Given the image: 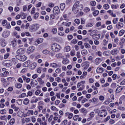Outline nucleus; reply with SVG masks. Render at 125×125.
I'll return each instance as SVG.
<instances>
[{
    "mask_svg": "<svg viewBox=\"0 0 125 125\" xmlns=\"http://www.w3.org/2000/svg\"><path fill=\"white\" fill-rule=\"evenodd\" d=\"M124 26V24L123 23L119 22L116 25V28L118 29H121Z\"/></svg>",
    "mask_w": 125,
    "mask_h": 125,
    "instance_id": "15",
    "label": "nucleus"
},
{
    "mask_svg": "<svg viewBox=\"0 0 125 125\" xmlns=\"http://www.w3.org/2000/svg\"><path fill=\"white\" fill-rule=\"evenodd\" d=\"M15 79L14 77H8L7 78V81L9 82V83H11V82H13L14 81Z\"/></svg>",
    "mask_w": 125,
    "mask_h": 125,
    "instance_id": "29",
    "label": "nucleus"
},
{
    "mask_svg": "<svg viewBox=\"0 0 125 125\" xmlns=\"http://www.w3.org/2000/svg\"><path fill=\"white\" fill-rule=\"evenodd\" d=\"M15 124V119L12 118L10 121V125H13Z\"/></svg>",
    "mask_w": 125,
    "mask_h": 125,
    "instance_id": "35",
    "label": "nucleus"
},
{
    "mask_svg": "<svg viewBox=\"0 0 125 125\" xmlns=\"http://www.w3.org/2000/svg\"><path fill=\"white\" fill-rule=\"evenodd\" d=\"M74 21H75V23H76V24H77V25H79L80 23V20L78 19H75Z\"/></svg>",
    "mask_w": 125,
    "mask_h": 125,
    "instance_id": "57",
    "label": "nucleus"
},
{
    "mask_svg": "<svg viewBox=\"0 0 125 125\" xmlns=\"http://www.w3.org/2000/svg\"><path fill=\"white\" fill-rule=\"evenodd\" d=\"M123 89V87L122 86H119L117 88L116 90V93L118 94L121 92Z\"/></svg>",
    "mask_w": 125,
    "mask_h": 125,
    "instance_id": "17",
    "label": "nucleus"
},
{
    "mask_svg": "<svg viewBox=\"0 0 125 125\" xmlns=\"http://www.w3.org/2000/svg\"><path fill=\"white\" fill-rule=\"evenodd\" d=\"M54 15V14L50 15V19H51V20H53V19H55V16Z\"/></svg>",
    "mask_w": 125,
    "mask_h": 125,
    "instance_id": "53",
    "label": "nucleus"
},
{
    "mask_svg": "<svg viewBox=\"0 0 125 125\" xmlns=\"http://www.w3.org/2000/svg\"><path fill=\"white\" fill-rule=\"evenodd\" d=\"M95 62H96V65H98L102 62V60L100 58H97L95 61Z\"/></svg>",
    "mask_w": 125,
    "mask_h": 125,
    "instance_id": "25",
    "label": "nucleus"
},
{
    "mask_svg": "<svg viewBox=\"0 0 125 125\" xmlns=\"http://www.w3.org/2000/svg\"><path fill=\"white\" fill-rule=\"evenodd\" d=\"M80 111L81 113H83V114H85L87 113V110H86L85 108H81L80 109Z\"/></svg>",
    "mask_w": 125,
    "mask_h": 125,
    "instance_id": "21",
    "label": "nucleus"
},
{
    "mask_svg": "<svg viewBox=\"0 0 125 125\" xmlns=\"http://www.w3.org/2000/svg\"><path fill=\"white\" fill-rule=\"evenodd\" d=\"M68 124V120H65L63 121L62 123V125H66Z\"/></svg>",
    "mask_w": 125,
    "mask_h": 125,
    "instance_id": "52",
    "label": "nucleus"
},
{
    "mask_svg": "<svg viewBox=\"0 0 125 125\" xmlns=\"http://www.w3.org/2000/svg\"><path fill=\"white\" fill-rule=\"evenodd\" d=\"M53 12L55 15H58V14L60 13V9H59V7L55 6L53 9Z\"/></svg>",
    "mask_w": 125,
    "mask_h": 125,
    "instance_id": "6",
    "label": "nucleus"
},
{
    "mask_svg": "<svg viewBox=\"0 0 125 125\" xmlns=\"http://www.w3.org/2000/svg\"><path fill=\"white\" fill-rule=\"evenodd\" d=\"M16 59L20 60V61H22L24 62V61H26L27 60V57H26L24 55H16Z\"/></svg>",
    "mask_w": 125,
    "mask_h": 125,
    "instance_id": "3",
    "label": "nucleus"
},
{
    "mask_svg": "<svg viewBox=\"0 0 125 125\" xmlns=\"http://www.w3.org/2000/svg\"><path fill=\"white\" fill-rule=\"evenodd\" d=\"M5 65L7 67H11V66H12V62L11 61H8L5 63Z\"/></svg>",
    "mask_w": 125,
    "mask_h": 125,
    "instance_id": "30",
    "label": "nucleus"
},
{
    "mask_svg": "<svg viewBox=\"0 0 125 125\" xmlns=\"http://www.w3.org/2000/svg\"><path fill=\"white\" fill-rule=\"evenodd\" d=\"M21 19H26V16H27V15L25 14V13H21Z\"/></svg>",
    "mask_w": 125,
    "mask_h": 125,
    "instance_id": "33",
    "label": "nucleus"
},
{
    "mask_svg": "<svg viewBox=\"0 0 125 125\" xmlns=\"http://www.w3.org/2000/svg\"><path fill=\"white\" fill-rule=\"evenodd\" d=\"M103 7L104 9L108 10L109 9L110 6L108 5V4H104L103 5Z\"/></svg>",
    "mask_w": 125,
    "mask_h": 125,
    "instance_id": "32",
    "label": "nucleus"
},
{
    "mask_svg": "<svg viewBox=\"0 0 125 125\" xmlns=\"http://www.w3.org/2000/svg\"><path fill=\"white\" fill-rule=\"evenodd\" d=\"M9 55H10L9 53H6L4 55V59H7L9 57Z\"/></svg>",
    "mask_w": 125,
    "mask_h": 125,
    "instance_id": "39",
    "label": "nucleus"
},
{
    "mask_svg": "<svg viewBox=\"0 0 125 125\" xmlns=\"http://www.w3.org/2000/svg\"><path fill=\"white\" fill-rule=\"evenodd\" d=\"M36 50V47L34 46H31L29 47L26 51L27 54H31V53H33L34 51Z\"/></svg>",
    "mask_w": 125,
    "mask_h": 125,
    "instance_id": "5",
    "label": "nucleus"
},
{
    "mask_svg": "<svg viewBox=\"0 0 125 125\" xmlns=\"http://www.w3.org/2000/svg\"><path fill=\"white\" fill-rule=\"evenodd\" d=\"M82 65H83L84 66V69H85V70H86L87 69V68H88V67H89V64L87 63H83L82 64Z\"/></svg>",
    "mask_w": 125,
    "mask_h": 125,
    "instance_id": "28",
    "label": "nucleus"
},
{
    "mask_svg": "<svg viewBox=\"0 0 125 125\" xmlns=\"http://www.w3.org/2000/svg\"><path fill=\"white\" fill-rule=\"evenodd\" d=\"M62 71H67V67L65 65H62Z\"/></svg>",
    "mask_w": 125,
    "mask_h": 125,
    "instance_id": "62",
    "label": "nucleus"
},
{
    "mask_svg": "<svg viewBox=\"0 0 125 125\" xmlns=\"http://www.w3.org/2000/svg\"><path fill=\"white\" fill-rule=\"evenodd\" d=\"M22 85L20 83H16L15 84V87L16 88H18V89H20V88H22Z\"/></svg>",
    "mask_w": 125,
    "mask_h": 125,
    "instance_id": "12",
    "label": "nucleus"
},
{
    "mask_svg": "<svg viewBox=\"0 0 125 125\" xmlns=\"http://www.w3.org/2000/svg\"><path fill=\"white\" fill-rule=\"evenodd\" d=\"M39 29H40L39 24H33L30 27V32H36V31H38Z\"/></svg>",
    "mask_w": 125,
    "mask_h": 125,
    "instance_id": "4",
    "label": "nucleus"
},
{
    "mask_svg": "<svg viewBox=\"0 0 125 125\" xmlns=\"http://www.w3.org/2000/svg\"><path fill=\"white\" fill-rule=\"evenodd\" d=\"M30 103V100L28 98H26L23 101V104L24 105H28Z\"/></svg>",
    "mask_w": 125,
    "mask_h": 125,
    "instance_id": "20",
    "label": "nucleus"
},
{
    "mask_svg": "<svg viewBox=\"0 0 125 125\" xmlns=\"http://www.w3.org/2000/svg\"><path fill=\"white\" fill-rule=\"evenodd\" d=\"M30 85L32 87H35V86H37L38 85V82L36 80H32L31 81Z\"/></svg>",
    "mask_w": 125,
    "mask_h": 125,
    "instance_id": "10",
    "label": "nucleus"
},
{
    "mask_svg": "<svg viewBox=\"0 0 125 125\" xmlns=\"http://www.w3.org/2000/svg\"><path fill=\"white\" fill-rule=\"evenodd\" d=\"M100 34L97 33L95 34V37H96V40H99L100 38Z\"/></svg>",
    "mask_w": 125,
    "mask_h": 125,
    "instance_id": "45",
    "label": "nucleus"
},
{
    "mask_svg": "<svg viewBox=\"0 0 125 125\" xmlns=\"http://www.w3.org/2000/svg\"><path fill=\"white\" fill-rule=\"evenodd\" d=\"M40 93H41V90H40L39 89L35 91V95H39V94H40Z\"/></svg>",
    "mask_w": 125,
    "mask_h": 125,
    "instance_id": "64",
    "label": "nucleus"
},
{
    "mask_svg": "<svg viewBox=\"0 0 125 125\" xmlns=\"http://www.w3.org/2000/svg\"><path fill=\"white\" fill-rule=\"evenodd\" d=\"M108 41L106 39H104L103 41V44L104 46H106L107 44Z\"/></svg>",
    "mask_w": 125,
    "mask_h": 125,
    "instance_id": "43",
    "label": "nucleus"
},
{
    "mask_svg": "<svg viewBox=\"0 0 125 125\" xmlns=\"http://www.w3.org/2000/svg\"><path fill=\"white\" fill-rule=\"evenodd\" d=\"M96 72L98 73H102L104 72V69L103 67H98L97 68Z\"/></svg>",
    "mask_w": 125,
    "mask_h": 125,
    "instance_id": "14",
    "label": "nucleus"
},
{
    "mask_svg": "<svg viewBox=\"0 0 125 125\" xmlns=\"http://www.w3.org/2000/svg\"><path fill=\"white\" fill-rule=\"evenodd\" d=\"M72 118H73V114L72 113H69L68 116V118L69 119V120H71V119H72Z\"/></svg>",
    "mask_w": 125,
    "mask_h": 125,
    "instance_id": "63",
    "label": "nucleus"
},
{
    "mask_svg": "<svg viewBox=\"0 0 125 125\" xmlns=\"http://www.w3.org/2000/svg\"><path fill=\"white\" fill-rule=\"evenodd\" d=\"M66 74L67 76H72V74H73V72L71 70H68L66 71Z\"/></svg>",
    "mask_w": 125,
    "mask_h": 125,
    "instance_id": "40",
    "label": "nucleus"
},
{
    "mask_svg": "<svg viewBox=\"0 0 125 125\" xmlns=\"http://www.w3.org/2000/svg\"><path fill=\"white\" fill-rule=\"evenodd\" d=\"M64 50L66 51V52H68V51L71 50V47L70 46H66L64 48Z\"/></svg>",
    "mask_w": 125,
    "mask_h": 125,
    "instance_id": "22",
    "label": "nucleus"
},
{
    "mask_svg": "<svg viewBox=\"0 0 125 125\" xmlns=\"http://www.w3.org/2000/svg\"><path fill=\"white\" fill-rule=\"evenodd\" d=\"M2 38H8L9 36H10V31H4L1 34Z\"/></svg>",
    "mask_w": 125,
    "mask_h": 125,
    "instance_id": "7",
    "label": "nucleus"
},
{
    "mask_svg": "<svg viewBox=\"0 0 125 125\" xmlns=\"http://www.w3.org/2000/svg\"><path fill=\"white\" fill-rule=\"evenodd\" d=\"M42 53H43V54H48V53H49V51L47 50H44L42 51Z\"/></svg>",
    "mask_w": 125,
    "mask_h": 125,
    "instance_id": "59",
    "label": "nucleus"
},
{
    "mask_svg": "<svg viewBox=\"0 0 125 125\" xmlns=\"http://www.w3.org/2000/svg\"><path fill=\"white\" fill-rule=\"evenodd\" d=\"M0 43L1 46L4 47L6 45V43L5 42V40L3 39H0Z\"/></svg>",
    "mask_w": 125,
    "mask_h": 125,
    "instance_id": "13",
    "label": "nucleus"
},
{
    "mask_svg": "<svg viewBox=\"0 0 125 125\" xmlns=\"http://www.w3.org/2000/svg\"><path fill=\"white\" fill-rule=\"evenodd\" d=\"M90 5H91V6H93L92 8H91V10H94V1H91L90 2Z\"/></svg>",
    "mask_w": 125,
    "mask_h": 125,
    "instance_id": "34",
    "label": "nucleus"
},
{
    "mask_svg": "<svg viewBox=\"0 0 125 125\" xmlns=\"http://www.w3.org/2000/svg\"><path fill=\"white\" fill-rule=\"evenodd\" d=\"M65 6H66V5L65 4V3H62L60 4V7L61 10L63 11V10L65 9Z\"/></svg>",
    "mask_w": 125,
    "mask_h": 125,
    "instance_id": "23",
    "label": "nucleus"
},
{
    "mask_svg": "<svg viewBox=\"0 0 125 125\" xmlns=\"http://www.w3.org/2000/svg\"><path fill=\"white\" fill-rule=\"evenodd\" d=\"M78 42V41L76 39H73L71 41V43H72L73 44H76Z\"/></svg>",
    "mask_w": 125,
    "mask_h": 125,
    "instance_id": "46",
    "label": "nucleus"
},
{
    "mask_svg": "<svg viewBox=\"0 0 125 125\" xmlns=\"http://www.w3.org/2000/svg\"><path fill=\"white\" fill-rule=\"evenodd\" d=\"M105 72H106L108 73V76H112L114 73L113 71H112V70H111L110 71H109V72H108V71H107V70H106Z\"/></svg>",
    "mask_w": 125,
    "mask_h": 125,
    "instance_id": "61",
    "label": "nucleus"
},
{
    "mask_svg": "<svg viewBox=\"0 0 125 125\" xmlns=\"http://www.w3.org/2000/svg\"><path fill=\"white\" fill-rule=\"evenodd\" d=\"M84 12H89V11H90V9H89V8L86 7H85L84 8Z\"/></svg>",
    "mask_w": 125,
    "mask_h": 125,
    "instance_id": "50",
    "label": "nucleus"
},
{
    "mask_svg": "<svg viewBox=\"0 0 125 125\" xmlns=\"http://www.w3.org/2000/svg\"><path fill=\"white\" fill-rule=\"evenodd\" d=\"M81 53L83 56L86 55L87 54V51L86 50H83L81 51Z\"/></svg>",
    "mask_w": 125,
    "mask_h": 125,
    "instance_id": "38",
    "label": "nucleus"
},
{
    "mask_svg": "<svg viewBox=\"0 0 125 125\" xmlns=\"http://www.w3.org/2000/svg\"><path fill=\"white\" fill-rule=\"evenodd\" d=\"M119 53V51L117 48L113 49L111 51V54L113 55H116Z\"/></svg>",
    "mask_w": 125,
    "mask_h": 125,
    "instance_id": "11",
    "label": "nucleus"
},
{
    "mask_svg": "<svg viewBox=\"0 0 125 125\" xmlns=\"http://www.w3.org/2000/svg\"><path fill=\"white\" fill-rule=\"evenodd\" d=\"M75 52H76V51H75V50H72L70 51V55H71V56H75Z\"/></svg>",
    "mask_w": 125,
    "mask_h": 125,
    "instance_id": "49",
    "label": "nucleus"
},
{
    "mask_svg": "<svg viewBox=\"0 0 125 125\" xmlns=\"http://www.w3.org/2000/svg\"><path fill=\"white\" fill-rule=\"evenodd\" d=\"M7 21L6 20H3L2 21V24L3 26H5L7 25Z\"/></svg>",
    "mask_w": 125,
    "mask_h": 125,
    "instance_id": "42",
    "label": "nucleus"
},
{
    "mask_svg": "<svg viewBox=\"0 0 125 125\" xmlns=\"http://www.w3.org/2000/svg\"><path fill=\"white\" fill-rule=\"evenodd\" d=\"M23 53L24 49L23 48H20L16 52L17 55H19L20 54H23Z\"/></svg>",
    "mask_w": 125,
    "mask_h": 125,
    "instance_id": "16",
    "label": "nucleus"
},
{
    "mask_svg": "<svg viewBox=\"0 0 125 125\" xmlns=\"http://www.w3.org/2000/svg\"><path fill=\"white\" fill-rule=\"evenodd\" d=\"M69 62L70 61L68 59H63L62 61V63L63 64V65L69 64Z\"/></svg>",
    "mask_w": 125,
    "mask_h": 125,
    "instance_id": "19",
    "label": "nucleus"
},
{
    "mask_svg": "<svg viewBox=\"0 0 125 125\" xmlns=\"http://www.w3.org/2000/svg\"><path fill=\"white\" fill-rule=\"evenodd\" d=\"M18 82L20 83H24V81H23V79L21 77L18 78Z\"/></svg>",
    "mask_w": 125,
    "mask_h": 125,
    "instance_id": "44",
    "label": "nucleus"
},
{
    "mask_svg": "<svg viewBox=\"0 0 125 125\" xmlns=\"http://www.w3.org/2000/svg\"><path fill=\"white\" fill-rule=\"evenodd\" d=\"M118 7H119V5H118V4H116L115 5L112 4L111 5V8L112 9H117L118 8Z\"/></svg>",
    "mask_w": 125,
    "mask_h": 125,
    "instance_id": "31",
    "label": "nucleus"
},
{
    "mask_svg": "<svg viewBox=\"0 0 125 125\" xmlns=\"http://www.w3.org/2000/svg\"><path fill=\"white\" fill-rule=\"evenodd\" d=\"M60 45L57 43H54L51 45V49L52 51H60Z\"/></svg>",
    "mask_w": 125,
    "mask_h": 125,
    "instance_id": "2",
    "label": "nucleus"
},
{
    "mask_svg": "<svg viewBox=\"0 0 125 125\" xmlns=\"http://www.w3.org/2000/svg\"><path fill=\"white\" fill-rule=\"evenodd\" d=\"M44 101L46 103H48L49 102H50V98H47L46 99H44Z\"/></svg>",
    "mask_w": 125,
    "mask_h": 125,
    "instance_id": "55",
    "label": "nucleus"
},
{
    "mask_svg": "<svg viewBox=\"0 0 125 125\" xmlns=\"http://www.w3.org/2000/svg\"><path fill=\"white\" fill-rule=\"evenodd\" d=\"M106 115L107 112L105 110H101L98 113V115L101 117H105Z\"/></svg>",
    "mask_w": 125,
    "mask_h": 125,
    "instance_id": "9",
    "label": "nucleus"
},
{
    "mask_svg": "<svg viewBox=\"0 0 125 125\" xmlns=\"http://www.w3.org/2000/svg\"><path fill=\"white\" fill-rule=\"evenodd\" d=\"M37 121V119H36V117H34V116H32L31 117V121L32 122V123H36Z\"/></svg>",
    "mask_w": 125,
    "mask_h": 125,
    "instance_id": "51",
    "label": "nucleus"
},
{
    "mask_svg": "<svg viewBox=\"0 0 125 125\" xmlns=\"http://www.w3.org/2000/svg\"><path fill=\"white\" fill-rule=\"evenodd\" d=\"M84 45L85 48H90V45L87 42H85L84 43Z\"/></svg>",
    "mask_w": 125,
    "mask_h": 125,
    "instance_id": "41",
    "label": "nucleus"
},
{
    "mask_svg": "<svg viewBox=\"0 0 125 125\" xmlns=\"http://www.w3.org/2000/svg\"><path fill=\"white\" fill-rule=\"evenodd\" d=\"M11 60H12V62H13L14 65L18 63V60H17V59H15V58H12Z\"/></svg>",
    "mask_w": 125,
    "mask_h": 125,
    "instance_id": "26",
    "label": "nucleus"
},
{
    "mask_svg": "<svg viewBox=\"0 0 125 125\" xmlns=\"http://www.w3.org/2000/svg\"><path fill=\"white\" fill-rule=\"evenodd\" d=\"M50 67L51 68H58V67H61V63H59L57 64L55 62H52L50 63Z\"/></svg>",
    "mask_w": 125,
    "mask_h": 125,
    "instance_id": "8",
    "label": "nucleus"
},
{
    "mask_svg": "<svg viewBox=\"0 0 125 125\" xmlns=\"http://www.w3.org/2000/svg\"><path fill=\"white\" fill-rule=\"evenodd\" d=\"M23 65H24V67H29L30 65H31V61H27L23 63Z\"/></svg>",
    "mask_w": 125,
    "mask_h": 125,
    "instance_id": "18",
    "label": "nucleus"
},
{
    "mask_svg": "<svg viewBox=\"0 0 125 125\" xmlns=\"http://www.w3.org/2000/svg\"><path fill=\"white\" fill-rule=\"evenodd\" d=\"M55 72L57 74H60L62 71L61 70V68H57Z\"/></svg>",
    "mask_w": 125,
    "mask_h": 125,
    "instance_id": "47",
    "label": "nucleus"
},
{
    "mask_svg": "<svg viewBox=\"0 0 125 125\" xmlns=\"http://www.w3.org/2000/svg\"><path fill=\"white\" fill-rule=\"evenodd\" d=\"M6 113H7V111L5 109H1L0 110V114H1V115H6Z\"/></svg>",
    "mask_w": 125,
    "mask_h": 125,
    "instance_id": "24",
    "label": "nucleus"
},
{
    "mask_svg": "<svg viewBox=\"0 0 125 125\" xmlns=\"http://www.w3.org/2000/svg\"><path fill=\"white\" fill-rule=\"evenodd\" d=\"M118 21V18H114L113 19V20L112 21L113 24H116Z\"/></svg>",
    "mask_w": 125,
    "mask_h": 125,
    "instance_id": "56",
    "label": "nucleus"
},
{
    "mask_svg": "<svg viewBox=\"0 0 125 125\" xmlns=\"http://www.w3.org/2000/svg\"><path fill=\"white\" fill-rule=\"evenodd\" d=\"M52 32L53 34H54V35H55V34H56V33H57V28H53L52 30Z\"/></svg>",
    "mask_w": 125,
    "mask_h": 125,
    "instance_id": "54",
    "label": "nucleus"
},
{
    "mask_svg": "<svg viewBox=\"0 0 125 125\" xmlns=\"http://www.w3.org/2000/svg\"><path fill=\"white\" fill-rule=\"evenodd\" d=\"M125 33V30H121L119 32V36H123Z\"/></svg>",
    "mask_w": 125,
    "mask_h": 125,
    "instance_id": "37",
    "label": "nucleus"
},
{
    "mask_svg": "<svg viewBox=\"0 0 125 125\" xmlns=\"http://www.w3.org/2000/svg\"><path fill=\"white\" fill-rule=\"evenodd\" d=\"M7 119V117H6V116L3 115V116H0V120L1 121H5Z\"/></svg>",
    "mask_w": 125,
    "mask_h": 125,
    "instance_id": "36",
    "label": "nucleus"
},
{
    "mask_svg": "<svg viewBox=\"0 0 125 125\" xmlns=\"http://www.w3.org/2000/svg\"><path fill=\"white\" fill-rule=\"evenodd\" d=\"M62 25H64V26H65L66 27H70V26H71V22H62Z\"/></svg>",
    "mask_w": 125,
    "mask_h": 125,
    "instance_id": "27",
    "label": "nucleus"
},
{
    "mask_svg": "<svg viewBox=\"0 0 125 125\" xmlns=\"http://www.w3.org/2000/svg\"><path fill=\"white\" fill-rule=\"evenodd\" d=\"M32 95H33V92L32 91H29L27 92V95L26 96L28 97V96H32Z\"/></svg>",
    "mask_w": 125,
    "mask_h": 125,
    "instance_id": "58",
    "label": "nucleus"
},
{
    "mask_svg": "<svg viewBox=\"0 0 125 125\" xmlns=\"http://www.w3.org/2000/svg\"><path fill=\"white\" fill-rule=\"evenodd\" d=\"M56 57H57V58H61V57H62V54L61 53H59L56 55Z\"/></svg>",
    "mask_w": 125,
    "mask_h": 125,
    "instance_id": "48",
    "label": "nucleus"
},
{
    "mask_svg": "<svg viewBox=\"0 0 125 125\" xmlns=\"http://www.w3.org/2000/svg\"><path fill=\"white\" fill-rule=\"evenodd\" d=\"M20 8L19 7H15L14 8V11L16 12H18V11H20Z\"/></svg>",
    "mask_w": 125,
    "mask_h": 125,
    "instance_id": "60",
    "label": "nucleus"
},
{
    "mask_svg": "<svg viewBox=\"0 0 125 125\" xmlns=\"http://www.w3.org/2000/svg\"><path fill=\"white\" fill-rule=\"evenodd\" d=\"M83 5L80 3V1H77L73 6L72 11H73L75 14H77V13H79L81 10H83Z\"/></svg>",
    "mask_w": 125,
    "mask_h": 125,
    "instance_id": "1",
    "label": "nucleus"
}]
</instances>
